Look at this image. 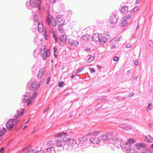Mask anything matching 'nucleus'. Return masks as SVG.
I'll return each mask as SVG.
<instances>
[{"instance_id":"obj_1","label":"nucleus","mask_w":153,"mask_h":153,"mask_svg":"<svg viewBox=\"0 0 153 153\" xmlns=\"http://www.w3.org/2000/svg\"><path fill=\"white\" fill-rule=\"evenodd\" d=\"M55 137L58 138L56 141L57 146L59 147L64 144L67 139V134L66 133H58L55 136Z\"/></svg>"},{"instance_id":"obj_2","label":"nucleus","mask_w":153,"mask_h":153,"mask_svg":"<svg viewBox=\"0 0 153 153\" xmlns=\"http://www.w3.org/2000/svg\"><path fill=\"white\" fill-rule=\"evenodd\" d=\"M14 121V119H11L9 120L6 123V127L9 130H11L13 128L14 126V125L13 124Z\"/></svg>"},{"instance_id":"obj_3","label":"nucleus","mask_w":153,"mask_h":153,"mask_svg":"<svg viewBox=\"0 0 153 153\" xmlns=\"http://www.w3.org/2000/svg\"><path fill=\"white\" fill-rule=\"evenodd\" d=\"M47 22L48 25H51L53 27H55L56 25V20L53 17H51L48 18Z\"/></svg>"},{"instance_id":"obj_4","label":"nucleus","mask_w":153,"mask_h":153,"mask_svg":"<svg viewBox=\"0 0 153 153\" xmlns=\"http://www.w3.org/2000/svg\"><path fill=\"white\" fill-rule=\"evenodd\" d=\"M118 19V16L115 14H113L111 16L110 19H109L111 24H114L117 22Z\"/></svg>"},{"instance_id":"obj_5","label":"nucleus","mask_w":153,"mask_h":153,"mask_svg":"<svg viewBox=\"0 0 153 153\" xmlns=\"http://www.w3.org/2000/svg\"><path fill=\"white\" fill-rule=\"evenodd\" d=\"M68 42L69 44L73 46H76L79 44V42L75 39H70L68 40Z\"/></svg>"},{"instance_id":"obj_6","label":"nucleus","mask_w":153,"mask_h":153,"mask_svg":"<svg viewBox=\"0 0 153 153\" xmlns=\"http://www.w3.org/2000/svg\"><path fill=\"white\" fill-rule=\"evenodd\" d=\"M39 83L37 84L36 82H33L31 85L30 89L33 91L36 90L38 89L39 86Z\"/></svg>"},{"instance_id":"obj_7","label":"nucleus","mask_w":153,"mask_h":153,"mask_svg":"<svg viewBox=\"0 0 153 153\" xmlns=\"http://www.w3.org/2000/svg\"><path fill=\"white\" fill-rule=\"evenodd\" d=\"M38 28L39 32L40 33L44 31V27L42 22H40L38 24Z\"/></svg>"},{"instance_id":"obj_8","label":"nucleus","mask_w":153,"mask_h":153,"mask_svg":"<svg viewBox=\"0 0 153 153\" xmlns=\"http://www.w3.org/2000/svg\"><path fill=\"white\" fill-rule=\"evenodd\" d=\"M90 141L91 143L97 144L100 143V139L96 137L91 138Z\"/></svg>"},{"instance_id":"obj_9","label":"nucleus","mask_w":153,"mask_h":153,"mask_svg":"<svg viewBox=\"0 0 153 153\" xmlns=\"http://www.w3.org/2000/svg\"><path fill=\"white\" fill-rule=\"evenodd\" d=\"M67 143L69 146H73V145L76 143V141L74 139H71L67 140Z\"/></svg>"},{"instance_id":"obj_10","label":"nucleus","mask_w":153,"mask_h":153,"mask_svg":"<svg viewBox=\"0 0 153 153\" xmlns=\"http://www.w3.org/2000/svg\"><path fill=\"white\" fill-rule=\"evenodd\" d=\"M100 36V35H98V34H94L92 36L93 40L95 42H99Z\"/></svg>"},{"instance_id":"obj_11","label":"nucleus","mask_w":153,"mask_h":153,"mask_svg":"<svg viewBox=\"0 0 153 153\" xmlns=\"http://www.w3.org/2000/svg\"><path fill=\"white\" fill-rule=\"evenodd\" d=\"M57 22L60 23L62 25H64L65 23V21L63 19V18L60 15L58 16L57 17Z\"/></svg>"},{"instance_id":"obj_12","label":"nucleus","mask_w":153,"mask_h":153,"mask_svg":"<svg viewBox=\"0 0 153 153\" xmlns=\"http://www.w3.org/2000/svg\"><path fill=\"white\" fill-rule=\"evenodd\" d=\"M88 139L85 137H80L78 139L79 143L80 144H84L88 141Z\"/></svg>"},{"instance_id":"obj_13","label":"nucleus","mask_w":153,"mask_h":153,"mask_svg":"<svg viewBox=\"0 0 153 153\" xmlns=\"http://www.w3.org/2000/svg\"><path fill=\"white\" fill-rule=\"evenodd\" d=\"M100 133L101 132L100 131L95 130L90 132L88 134V135L91 136H96L100 134Z\"/></svg>"},{"instance_id":"obj_14","label":"nucleus","mask_w":153,"mask_h":153,"mask_svg":"<svg viewBox=\"0 0 153 153\" xmlns=\"http://www.w3.org/2000/svg\"><path fill=\"white\" fill-rule=\"evenodd\" d=\"M55 152L54 149L52 147H50L47 148L45 151V153H55Z\"/></svg>"},{"instance_id":"obj_15","label":"nucleus","mask_w":153,"mask_h":153,"mask_svg":"<svg viewBox=\"0 0 153 153\" xmlns=\"http://www.w3.org/2000/svg\"><path fill=\"white\" fill-rule=\"evenodd\" d=\"M24 112V109L23 108H20L17 111V115L15 116V118L16 119H17L18 116L21 115L23 114Z\"/></svg>"},{"instance_id":"obj_16","label":"nucleus","mask_w":153,"mask_h":153,"mask_svg":"<svg viewBox=\"0 0 153 153\" xmlns=\"http://www.w3.org/2000/svg\"><path fill=\"white\" fill-rule=\"evenodd\" d=\"M90 35L88 34H85L82 37V40L84 42H87L91 38Z\"/></svg>"},{"instance_id":"obj_17","label":"nucleus","mask_w":153,"mask_h":153,"mask_svg":"<svg viewBox=\"0 0 153 153\" xmlns=\"http://www.w3.org/2000/svg\"><path fill=\"white\" fill-rule=\"evenodd\" d=\"M60 39L63 43H65L67 41V38L65 35H63L60 37Z\"/></svg>"},{"instance_id":"obj_18","label":"nucleus","mask_w":153,"mask_h":153,"mask_svg":"<svg viewBox=\"0 0 153 153\" xmlns=\"http://www.w3.org/2000/svg\"><path fill=\"white\" fill-rule=\"evenodd\" d=\"M121 11L123 13H126L128 11V7L127 6H124L121 8Z\"/></svg>"},{"instance_id":"obj_19","label":"nucleus","mask_w":153,"mask_h":153,"mask_svg":"<svg viewBox=\"0 0 153 153\" xmlns=\"http://www.w3.org/2000/svg\"><path fill=\"white\" fill-rule=\"evenodd\" d=\"M30 95L29 93H27L25 95V98L23 99L22 101L23 102H27L30 98Z\"/></svg>"},{"instance_id":"obj_20","label":"nucleus","mask_w":153,"mask_h":153,"mask_svg":"<svg viewBox=\"0 0 153 153\" xmlns=\"http://www.w3.org/2000/svg\"><path fill=\"white\" fill-rule=\"evenodd\" d=\"M87 61L88 63L91 62L94 58V56L88 55L87 56Z\"/></svg>"},{"instance_id":"obj_21","label":"nucleus","mask_w":153,"mask_h":153,"mask_svg":"<svg viewBox=\"0 0 153 153\" xmlns=\"http://www.w3.org/2000/svg\"><path fill=\"white\" fill-rule=\"evenodd\" d=\"M135 142V140L133 139H130L128 140L126 143H125V145H128V144L130 145L131 143H133Z\"/></svg>"},{"instance_id":"obj_22","label":"nucleus","mask_w":153,"mask_h":153,"mask_svg":"<svg viewBox=\"0 0 153 153\" xmlns=\"http://www.w3.org/2000/svg\"><path fill=\"white\" fill-rule=\"evenodd\" d=\"M30 3L32 7H36V3L34 0H30Z\"/></svg>"},{"instance_id":"obj_23","label":"nucleus","mask_w":153,"mask_h":153,"mask_svg":"<svg viewBox=\"0 0 153 153\" xmlns=\"http://www.w3.org/2000/svg\"><path fill=\"white\" fill-rule=\"evenodd\" d=\"M143 144H140V143H138L134 145V146L135 148L137 149H140L142 146H143Z\"/></svg>"},{"instance_id":"obj_24","label":"nucleus","mask_w":153,"mask_h":153,"mask_svg":"<svg viewBox=\"0 0 153 153\" xmlns=\"http://www.w3.org/2000/svg\"><path fill=\"white\" fill-rule=\"evenodd\" d=\"M116 43V42L114 40H111L110 43H109V45L111 46L113 44V45L112 46H111L110 48L111 49L113 48L114 47H115V44Z\"/></svg>"},{"instance_id":"obj_25","label":"nucleus","mask_w":153,"mask_h":153,"mask_svg":"<svg viewBox=\"0 0 153 153\" xmlns=\"http://www.w3.org/2000/svg\"><path fill=\"white\" fill-rule=\"evenodd\" d=\"M43 69H40L38 73V77L39 78H40L41 77L42 75L43 74Z\"/></svg>"},{"instance_id":"obj_26","label":"nucleus","mask_w":153,"mask_h":153,"mask_svg":"<svg viewBox=\"0 0 153 153\" xmlns=\"http://www.w3.org/2000/svg\"><path fill=\"white\" fill-rule=\"evenodd\" d=\"M106 38L105 37H100V39L99 41V43H100L101 42H103L104 43H105L106 41Z\"/></svg>"},{"instance_id":"obj_27","label":"nucleus","mask_w":153,"mask_h":153,"mask_svg":"<svg viewBox=\"0 0 153 153\" xmlns=\"http://www.w3.org/2000/svg\"><path fill=\"white\" fill-rule=\"evenodd\" d=\"M127 23V22L126 20L124 19L120 24V26L121 27H123L126 26Z\"/></svg>"},{"instance_id":"obj_28","label":"nucleus","mask_w":153,"mask_h":153,"mask_svg":"<svg viewBox=\"0 0 153 153\" xmlns=\"http://www.w3.org/2000/svg\"><path fill=\"white\" fill-rule=\"evenodd\" d=\"M100 138L102 140H108V138L107 136L105 135H102L100 137Z\"/></svg>"},{"instance_id":"obj_29","label":"nucleus","mask_w":153,"mask_h":153,"mask_svg":"<svg viewBox=\"0 0 153 153\" xmlns=\"http://www.w3.org/2000/svg\"><path fill=\"white\" fill-rule=\"evenodd\" d=\"M5 131V128H3L0 131V137L2 136Z\"/></svg>"},{"instance_id":"obj_30","label":"nucleus","mask_w":153,"mask_h":153,"mask_svg":"<svg viewBox=\"0 0 153 153\" xmlns=\"http://www.w3.org/2000/svg\"><path fill=\"white\" fill-rule=\"evenodd\" d=\"M84 67H82L79 69L77 70V71L75 73V75H76V74L78 73H79L80 72L82 71L84 69Z\"/></svg>"},{"instance_id":"obj_31","label":"nucleus","mask_w":153,"mask_h":153,"mask_svg":"<svg viewBox=\"0 0 153 153\" xmlns=\"http://www.w3.org/2000/svg\"><path fill=\"white\" fill-rule=\"evenodd\" d=\"M50 55V52L49 50H47L46 52V55L45 56L46 58L48 57Z\"/></svg>"},{"instance_id":"obj_32","label":"nucleus","mask_w":153,"mask_h":153,"mask_svg":"<svg viewBox=\"0 0 153 153\" xmlns=\"http://www.w3.org/2000/svg\"><path fill=\"white\" fill-rule=\"evenodd\" d=\"M39 2L37 3V7L39 9L40 8V4L42 3V0H37Z\"/></svg>"},{"instance_id":"obj_33","label":"nucleus","mask_w":153,"mask_h":153,"mask_svg":"<svg viewBox=\"0 0 153 153\" xmlns=\"http://www.w3.org/2000/svg\"><path fill=\"white\" fill-rule=\"evenodd\" d=\"M138 10V8L137 7H134V9H132L130 13H133L135 11Z\"/></svg>"},{"instance_id":"obj_34","label":"nucleus","mask_w":153,"mask_h":153,"mask_svg":"<svg viewBox=\"0 0 153 153\" xmlns=\"http://www.w3.org/2000/svg\"><path fill=\"white\" fill-rule=\"evenodd\" d=\"M45 49V46H42L40 49V52H42V53H44Z\"/></svg>"},{"instance_id":"obj_35","label":"nucleus","mask_w":153,"mask_h":153,"mask_svg":"<svg viewBox=\"0 0 153 153\" xmlns=\"http://www.w3.org/2000/svg\"><path fill=\"white\" fill-rule=\"evenodd\" d=\"M58 30L61 33L63 32V30L62 27L61 25H60L58 27Z\"/></svg>"},{"instance_id":"obj_36","label":"nucleus","mask_w":153,"mask_h":153,"mask_svg":"<svg viewBox=\"0 0 153 153\" xmlns=\"http://www.w3.org/2000/svg\"><path fill=\"white\" fill-rule=\"evenodd\" d=\"M131 17V16L130 14L128 15L127 16H124V17L123 19H124L126 20V19H129Z\"/></svg>"},{"instance_id":"obj_37","label":"nucleus","mask_w":153,"mask_h":153,"mask_svg":"<svg viewBox=\"0 0 153 153\" xmlns=\"http://www.w3.org/2000/svg\"><path fill=\"white\" fill-rule=\"evenodd\" d=\"M127 145H125V143H122L121 144V146L123 148H126Z\"/></svg>"},{"instance_id":"obj_38","label":"nucleus","mask_w":153,"mask_h":153,"mask_svg":"<svg viewBox=\"0 0 153 153\" xmlns=\"http://www.w3.org/2000/svg\"><path fill=\"white\" fill-rule=\"evenodd\" d=\"M64 82L63 81H61L59 84V86L60 87H62L63 86Z\"/></svg>"},{"instance_id":"obj_39","label":"nucleus","mask_w":153,"mask_h":153,"mask_svg":"<svg viewBox=\"0 0 153 153\" xmlns=\"http://www.w3.org/2000/svg\"><path fill=\"white\" fill-rule=\"evenodd\" d=\"M37 93L36 92H35L33 94V96L31 98L33 100V98H34L36 97L37 96Z\"/></svg>"},{"instance_id":"obj_40","label":"nucleus","mask_w":153,"mask_h":153,"mask_svg":"<svg viewBox=\"0 0 153 153\" xmlns=\"http://www.w3.org/2000/svg\"><path fill=\"white\" fill-rule=\"evenodd\" d=\"M53 36L55 40V42H57L58 38L57 36L56 35L53 34Z\"/></svg>"},{"instance_id":"obj_41","label":"nucleus","mask_w":153,"mask_h":153,"mask_svg":"<svg viewBox=\"0 0 153 153\" xmlns=\"http://www.w3.org/2000/svg\"><path fill=\"white\" fill-rule=\"evenodd\" d=\"M33 99H30V101L27 102V105H29L31 104L32 102Z\"/></svg>"},{"instance_id":"obj_42","label":"nucleus","mask_w":153,"mask_h":153,"mask_svg":"<svg viewBox=\"0 0 153 153\" xmlns=\"http://www.w3.org/2000/svg\"><path fill=\"white\" fill-rule=\"evenodd\" d=\"M149 45L151 47L152 45H153V42L151 40H149Z\"/></svg>"},{"instance_id":"obj_43","label":"nucleus","mask_w":153,"mask_h":153,"mask_svg":"<svg viewBox=\"0 0 153 153\" xmlns=\"http://www.w3.org/2000/svg\"><path fill=\"white\" fill-rule=\"evenodd\" d=\"M113 60L114 61H117L118 60V57L116 56H115L113 58Z\"/></svg>"},{"instance_id":"obj_44","label":"nucleus","mask_w":153,"mask_h":153,"mask_svg":"<svg viewBox=\"0 0 153 153\" xmlns=\"http://www.w3.org/2000/svg\"><path fill=\"white\" fill-rule=\"evenodd\" d=\"M89 70L91 73H94L95 72V70L94 68H90Z\"/></svg>"},{"instance_id":"obj_45","label":"nucleus","mask_w":153,"mask_h":153,"mask_svg":"<svg viewBox=\"0 0 153 153\" xmlns=\"http://www.w3.org/2000/svg\"><path fill=\"white\" fill-rule=\"evenodd\" d=\"M134 65L136 66H137L138 65V60L137 59H136L134 62Z\"/></svg>"},{"instance_id":"obj_46","label":"nucleus","mask_w":153,"mask_h":153,"mask_svg":"<svg viewBox=\"0 0 153 153\" xmlns=\"http://www.w3.org/2000/svg\"><path fill=\"white\" fill-rule=\"evenodd\" d=\"M131 46V45L130 44L128 43L127 44L126 46V48H130Z\"/></svg>"},{"instance_id":"obj_47","label":"nucleus","mask_w":153,"mask_h":153,"mask_svg":"<svg viewBox=\"0 0 153 153\" xmlns=\"http://www.w3.org/2000/svg\"><path fill=\"white\" fill-rule=\"evenodd\" d=\"M4 149L3 147H2L1 149H0V152L1 153H3V152L4 151Z\"/></svg>"},{"instance_id":"obj_48","label":"nucleus","mask_w":153,"mask_h":153,"mask_svg":"<svg viewBox=\"0 0 153 153\" xmlns=\"http://www.w3.org/2000/svg\"><path fill=\"white\" fill-rule=\"evenodd\" d=\"M35 153H44V151L40 150L36 152Z\"/></svg>"},{"instance_id":"obj_49","label":"nucleus","mask_w":153,"mask_h":153,"mask_svg":"<svg viewBox=\"0 0 153 153\" xmlns=\"http://www.w3.org/2000/svg\"><path fill=\"white\" fill-rule=\"evenodd\" d=\"M130 153H137L133 149H131V152Z\"/></svg>"},{"instance_id":"obj_50","label":"nucleus","mask_w":153,"mask_h":153,"mask_svg":"<svg viewBox=\"0 0 153 153\" xmlns=\"http://www.w3.org/2000/svg\"><path fill=\"white\" fill-rule=\"evenodd\" d=\"M56 0H49V1L51 3H54L55 2Z\"/></svg>"},{"instance_id":"obj_51","label":"nucleus","mask_w":153,"mask_h":153,"mask_svg":"<svg viewBox=\"0 0 153 153\" xmlns=\"http://www.w3.org/2000/svg\"><path fill=\"white\" fill-rule=\"evenodd\" d=\"M131 152V149H127L126 150V152L128 153H129Z\"/></svg>"},{"instance_id":"obj_52","label":"nucleus","mask_w":153,"mask_h":153,"mask_svg":"<svg viewBox=\"0 0 153 153\" xmlns=\"http://www.w3.org/2000/svg\"><path fill=\"white\" fill-rule=\"evenodd\" d=\"M45 38L46 40L48 39V37L46 34H45Z\"/></svg>"},{"instance_id":"obj_53","label":"nucleus","mask_w":153,"mask_h":153,"mask_svg":"<svg viewBox=\"0 0 153 153\" xmlns=\"http://www.w3.org/2000/svg\"><path fill=\"white\" fill-rule=\"evenodd\" d=\"M50 77H48L47 79V83H48L50 81Z\"/></svg>"},{"instance_id":"obj_54","label":"nucleus","mask_w":153,"mask_h":153,"mask_svg":"<svg viewBox=\"0 0 153 153\" xmlns=\"http://www.w3.org/2000/svg\"><path fill=\"white\" fill-rule=\"evenodd\" d=\"M134 94L133 93H131L130 94L129 96L130 97H131V96H133L134 95Z\"/></svg>"},{"instance_id":"obj_55","label":"nucleus","mask_w":153,"mask_h":153,"mask_svg":"<svg viewBox=\"0 0 153 153\" xmlns=\"http://www.w3.org/2000/svg\"><path fill=\"white\" fill-rule=\"evenodd\" d=\"M56 51H57V49L55 48V47H54V53H55V52H56Z\"/></svg>"},{"instance_id":"obj_56","label":"nucleus","mask_w":153,"mask_h":153,"mask_svg":"<svg viewBox=\"0 0 153 153\" xmlns=\"http://www.w3.org/2000/svg\"><path fill=\"white\" fill-rule=\"evenodd\" d=\"M27 127V126H26V125H25L24 127L23 128V130H24L25 129V128H26Z\"/></svg>"},{"instance_id":"obj_57","label":"nucleus","mask_w":153,"mask_h":153,"mask_svg":"<svg viewBox=\"0 0 153 153\" xmlns=\"http://www.w3.org/2000/svg\"><path fill=\"white\" fill-rule=\"evenodd\" d=\"M127 74H130V71H127Z\"/></svg>"},{"instance_id":"obj_58","label":"nucleus","mask_w":153,"mask_h":153,"mask_svg":"<svg viewBox=\"0 0 153 153\" xmlns=\"http://www.w3.org/2000/svg\"><path fill=\"white\" fill-rule=\"evenodd\" d=\"M75 75L74 74H72L71 76V78H74V76Z\"/></svg>"},{"instance_id":"obj_59","label":"nucleus","mask_w":153,"mask_h":153,"mask_svg":"<svg viewBox=\"0 0 153 153\" xmlns=\"http://www.w3.org/2000/svg\"><path fill=\"white\" fill-rule=\"evenodd\" d=\"M19 120H17L16 121V122H15V123H16V124H17V123H19Z\"/></svg>"},{"instance_id":"obj_60","label":"nucleus","mask_w":153,"mask_h":153,"mask_svg":"<svg viewBox=\"0 0 153 153\" xmlns=\"http://www.w3.org/2000/svg\"><path fill=\"white\" fill-rule=\"evenodd\" d=\"M147 109L148 110H149L150 109V107H149V106H148L147 107Z\"/></svg>"},{"instance_id":"obj_61","label":"nucleus","mask_w":153,"mask_h":153,"mask_svg":"<svg viewBox=\"0 0 153 153\" xmlns=\"http://www.w3.org/2000/svg\"><path fill=\"white\" fill-rule=\"evenodd\" d=\"M90 49L89 48V49H87L86 50V51H90Z\"/></svg>"},{"instance_id":"obj_62","label":"nucleus","mask_w":153,"mask_h":153,"mask_svg":"<svg viewBox=\"0 0 153 153\" xmlns=\"http://www.w3.org/2000/svg\"><path fill=\"white\" fill-rule=\"evenodd\" d=\"M54 56H55V57H56L57 56H56V55L55 54V53H54Z\"/></svg>"},{"instance_id":"obj_63","label":"nucleus","mask_w":153,"mask_h":153,"mask_svg":"<svg viewBox=\"0 0 153 153\" xmlns=\"http://www.w3.org/2000/svg\"><path fill=\"white\" fill-rule=\"evenodd\" d=\"M151 146L152 148L153 149V144L151 145Z\"/></svg>"},{"instance_id":"obj_64","label":"nucleus","mask_w":153,"mask_h":153,"mask_svg":"<svg viewBox=\"0 0 153 153\" xmlns=\"http://www.w3.org/2000/svg\"><path fill=\"white\" fill-rule=\"evenodd\" d=\"M29 120H28V121H27L26 123V124H27V123H28V122H29Z\"/></svg>"}]
</instances>
